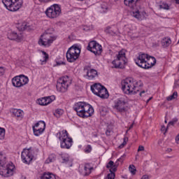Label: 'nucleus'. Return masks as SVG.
I'll return each instance as SVG.
<instances>
[{
    "label": "nucleus",
    "instance_id": "2eb2a0df",
    "mask_svg": "<svg viewBox=\"0 0 179 179\" xmlns=\"http://www.w3.org/2000/svg\"><path fill=\"white\" fill-rule=\"evenodd\" d=\"M87 50L93 52L94 55H100L103 52V48L101 45H99L96 41H92L88 43Z\"/></svg>",
    "mask_w": 179,
    "mask_h": 179
},
{
    "label": "nucleus",
    "instance_id": "79ce46f5",
    "mask_svg": "<svg viewBox=\"0 0 179 179\" xmlns=\"http://www.w3.org/2000/svg\"><path fill=\"white\" fill-rule=\"evenodd\" d=\"M167 129H169V127H166L165 126H162L161 127V131L164 135H166V132H167Z\"/></svg>",
    "mask_w": 179,
    "mask_h": 179
},
{
    "label": "nucleus",
    "instance_id": "58836bf2",
    "mask_svg": "<svg viewBox=\"0 0 179 179\" xmlns=\"http://www.w3.org/2000/svg\"><path fill=\"white\" fill-rule=\"evenodd\" d=\"M101 8L103 12H106V10H107V9H108L107 3H103L102 4H101Z\"/></svg>",
    "mask_w": 179,
    "mask_h": 179
},
{
    "label": "nucleus",
    "instance_id": "4d7b16f0",
    "mask_svg": "<svg viewBox=\"0 0 179 179\" xmlns=\"http://www.w3.org/2000/svg\"><path fill=\"white\" fill-rule=\"evenodd\" d=\"M141 179H149V176L148 175H143L141 178Z\"/></svg>",
    "mask_w": 179,
    "mask_h": 179
},
{
    "label": "nucleus",
    "instance_id": "c03bdc74",
    "mask_svg": "<svg viewBox=\"0 0 179 179\" xmlns=\"http://www.w3.org/2000/svg\"><path fill=\"white\" fill-rule=\"evenodd\" d=\"M57 135H68V131L66 130H62L59 131Z\"/></svg>",
    "mask_w": 179,
    "mask_h": 179
},
{
    "label": "nucleus",
    "instance_id": "9b49d317",
    "mask_svg": "<svg viewBox=\"0 0 179 179\" xmlns=\"http://www.w3.org/2000/svg\"><path fill=\"white\" fill-rule=\"evenodd\" d=\"M34 158V149L31 148H24L21 153V159L23 163L29 164L30 162Z\"/></svg>",
    "mask_w": 179,
    "mask_h": 179
},
{
    "label": "nucleus",
    "instance_id": "8fccbe9b",
    "mask_svg": "<svg viewBox=\"0 0 179 179\" xmlns=\"http://www.w3.org/2000/svg\"><path fill=\"white\" fill-rule=\"evenodd\" d=\"M139 96L141 97H143V96H146V91L145 90L141 91L139 93Z\"/></svg>",
    "mask_w": 179,
    "mask_h": 179
},
{
    "label": "nucleus",
    "instance_id": "e2e57ef3",
    "mask_svg": "<svg viewBox=\"0 0 179 179\" xmlns=\"http://www.w3.org/2000/svg\"><path fill=\"white\" fill-rule=\"evenodd\" d=\"M134 127V124H131L129 127V129H131V128H132Z\"/></svg>",
    "mask_w": 179,
    "mask_h": 179
},
{
    "label": "nucleus",
    "instance_id": "c85d7f7f",
    "mask_svg": "<svg viewBox=\"0 0 179 179\" xmlns=\"http://www.w3.org/2000/svg\"><path fill=\"white\" fill-rule=\"evenodd\" d=\"M106 168L110 169V171H113V172L117 171V165H114V162L113 161H110L107 164Z\"/></svg>",
    "mask_w": 179,
    "mask_h": 179
},
{
    "label": "nucleus",
    "instance_id": "1a4fd4ad",
    "mask_svg": "<svg viewBox=\"0 0 179 179\" xmlns=\"http://www.w3.org/2000/svg\"><path fill=\"white\" fill-rule=\"evenodd\" d=\"M125 55V50L119 51L116 59L112 62L113 65H114V68H120V69L124 68V64L127 63V62H125L127 59Z\"/></svg>",
    "mask_w": 179,
    "mask_h": 179
},
{
    "label": "nucleus",
    "instance_id": "b1692460",
    "mask_svg": "<svg viewBox=\"0 0 179 179\" xmlns=\"http://www.w3.org/2000/svg\"><path fill=\"white\" fill-rule=\"evenodd\" d=\"M11 113L17 118H23V115H24V112L21 109H12Z\"/></svg>",
    "mask_w": 179,
    "mask_h": 179
},
{
    "label": "nucleus",
    "instance_id": "37998d69",
    "mask_svg": "<svg viewBox=\"0 0 179 179\" xmlns=\"http://www.w3.org/2000/svg\"><path fill=\"white\" fill-rule=\"evenodd\" d=\"M56 114H57L58 115H62V114H64V110L62 109H57L55 110Z\"/></svg>",
    "mask_w": 179,
    "mask_h": 179
},
{
    "label": "nucleus",
    "instance_id": "f3484780",
    "mask_svg": "<svg viewBox=\"0 0 179 179\" xmlns=\"http://www.w3.org/2000/svg\"><path fill=\"white\" fill-rule=\"evenodd\" d=\"M34 135H41L45 130V122L44 121H39L32 127Z\"/></svg>",
    "mask_w": 179,
    "mask_h": 179
},
{
    "label": "nucleus",
    "instance_id": "6e6d98bb",
    "mask_svg": "<svg viewBox=\"0 0 179 179\" xmlns=\"http://www.w3.org/2000/svg\"><path fill=\"white\" fill-rule=\"evenodd\" d=\"M176 143H178V145H179V135L176 136Z\"/></svg>",
    "mask_w": 179,
    "mask_h": 179
},
{
    "label": "nucleus",
    "instance_id": "5701e85b",
    "mask_svg": "<svg viewBox=\"0 0 179 179\" xmlns=\"http://www.w3.org/2000/svg\"><path fill=\"white\" fill-rule=\"evenodd\" d=\"M96 96L101 99H108V91L107 90V88L103 87Z\"/></svg>",
    "mask_w": 179,
    "mask_h": 179
},
{
    "label": "nucleus",
    "instance_id": "603ef678",
    "mask_svg": "<svg viewBox=\"0 0 179 179\" xmlns=\"http://www.w3.org/2000/svg\"><path fill=\"white\" fill-rule=\"evenodd\" d=\"M79 173L81 174V176H87V175H85L83 173H85V168H83V169H79Z\"/></svg>",
    "mask_w": 179,
    "mask_h": 179
},
{
    "label": "nucleus",
    "instance_id": "bb28decb",
    "mask_svg": "<svg viewBox=\"0 0 179 179\" xmlns=\"http://www.w3.org/2000/svg\"><path fill=\"white\" fill-rule=\"evenodd\" d=\"M161 43H162V47H164V48H166L169 47V45H170V44H171V38L165 37L162 40Z\"/></svg>",
    "mask_w": 179,
    "mask_h": 179
},
{
    "label": "nucleus",
    "instance_id": "0eeeda50",
    "mask_svg": "<svg viewBox=\"0 0 179 179\" xmlns=\"http://www.w3.org/2000/svg\"><path fill=\"white\" fill-rule=\"evenodd\" d=\"M79 55H80V48L73 45L66 52V57L68 62H75L79 58Z\"/></svg>",
    "mask_w": 179,
    "mask_h": 179
},
{
    "label": "nucleus",
    "instance_id": "e433bc0d",
    "mask_svg": "<svg viewBox=\"0 0 179 179\" xmlns=\"http://www.w3.org/2000/svg\"><path fill=\"white\" fill-rule=\"evenodd\" d=\"M129 170L130 173H131L133 175L136 174V169H135V166L130 165L129 166Z\"/></svg>",
    "mask_w": 179,
    "mask_h": 179
},
{
    "label": "nucleus",
    "instance_id": "bf43d9fd",
    "mask_svg": "<svg viewBox=\"0 0 179 179\" xmlns=\"http://www.w3.org/2000/svg\"><path fill=\"white\" fill-rule=\"evenodd\" d=\"M152 99H153L152 97H150L148 100H147V103L150 102V100H152Z\"/></svg>",
    "mask_w": 179,
    "mask_h": 179
},
{
    "label": "nucleus",
    "instance_id": "f257e3e1",
    "mask_svg": "<svg viewBox=\"0 0 179 179\" xmlns=\"http://www.w3.org/2000/svg\"><path fill=\"white\" fill-rule=\"evenodd\" d=\"M124 3L125 6L129 8V9H132L133 10V16L138 20H143V19H146V12L143 7L139 6L141 3V0H124Z\"/></svg>",
    "mask_w": 179,
    "mask_h": 179
},
{
    "label": "nucleus",
    "instance_id": "7ed1b4c3",
    "mask_svg": "<svg viewBox=\"0 0 179 179\" xmlns=\"http://www.w3.org/2000/svg\"><path fill=\"white\" fill-rule=\"evenodd\" d=\"M73 110L77 113V115L81 118H88L94 114L93 106L85 102H77L73 106Z\"/></svg>",
    "mask_w": 179,
    "mask_h": 179
},
{
    "label": "nucleus",
    "instance_id": "393cba45",
    "mask_svg": "<svg viewBox=\"0 0 179 179\" xmlns=\"http://www.w3.org/2000/svg\"><path fill=\"white\" fill-rule=\"evenodd\" d=\"M87 76L90 80H92V79H94L96 76H97V71L94 69L87 71Z\"/></svg>",
    "mask_w": 179,
    "mask_h": 179
},
{
    "label": "nucleus",
    "instance_id": "774afa93",
    "mask_svg": "<svg viewBox=\"0 0 179 179\" xmlns=\"http://www.w3.org/2000/svg\"><path fill=\"white\" fill-rule=\"evenodd\" d=\"M78 1H83V0H78Z\"/></svg>",
    "mask_w": 179,
    "mask_h": 179
},
{
    "label": "nucleus",
    "instance_id": "a18cd8bd",
    "mask_svg": "<svg viewBox=\"0 0 179 179\" xmlns=\"http://www.w3.org/2000/svg\"><path fill=\"white\" fill-rule=\"evenodd\" d=\"M127 157V155L124 154L123 155L121 156V157H120L117 159V162H120L121 163H122L124 162V158Z\"/></svg>",
    "mask_w": 179,
    "mask_h": 179
},
{
    "label": "nucleus",
    "instance_id": "ddd939ff",
    "mask_svg": "<svg viewBox=\"0 0 179 179\" xmlns=\"http://www.w3.org/2000/svg\"><path fill=\"white\" fill-rule=\"evenodd\" d=\"M29 83V78L24 75H20L12 79V84L15 87H22Z\"/></svg>",
    "mask_w": 179,
    "mask_h": 179
},
{
    "label": "nucleus",
    "instance_id": "6e6552de",
    "mask_svg": "<svg viewBox=\"0 0 179 179\" xmlns=\"http://www.w3.org/2000/svg\"><path fill=\"white\" fill-rule=\"evenodd\" d=\"M61 13V7L58 4H53L50 6L45 11V14L47 17H49V19H57Z\"/></svg>",
    "mask_w": 179,
    "mask_h": 179
},
{
    "label": "nucleus",
    "instance_id": "7c9ffc66",
    "mask_svg": "<svg viewBox=\"0 0 179 179\" xmlns=\"http://www.w3.org/2000/svg\"><path fill=\"white\" fill-rule=\"evenodd\" d=\"M105 32L107 34H110V36H115L116 34L115 30H114L112 27H107L105 29Z\"/></svg>",
    "mask_w": 179,
    "mask_h": 179
},
{
    "label": "nucleus",
    "instance_id": "052dcab7",
    "mask_svg": "<svg viewBox=\"0 0 179 179\" xmlns=\"http://www.w3.org/2000/svg\"><path fill=\"white\" fill-rule=\"evenodd\" d=\"M176 1V3H177L178 5H179V0H175Z\"/></svg>",
    "mask_w": 179,
    "mask_h": 179
},
{
    "label": "nucleus",
    "instance_id": "c756f323",
    "mask_svg": "<svg viewBox=\"0 0 179 179\" xmlns=\"http://www.w3.org/2000/svg\"><path fill=\"white\" fill-rule=\"evenodd\" d=\"M41 52H42V54L43 55V60L41 59V65H44V64H47V62L48 61V59L50 58V56L44 50H41Z\"/></svg>",
    "mask_w": 179,
    "mask_h": 179
},
{
    "label": "nucleus",
    "instance_id": "423d86ee",
    "mask_svg": "<svg viewBox=\"0 0 179 179\" xmlns=\"http://www.w3.org/2000/svg\"><path fill=\"white\" fill-rule=\"evenodd\" d=\"M55 40H57V37L51 35L48 31H46L41 36L38 43L42 47H50Z\"/></svg>",
    "mask_w": 179,
    "mask_h": 179
},
{
    "label": "nucleus",
    "instance_id": "4c0bfd02",
    "mask_svg": "<svg viewBox=\"0 0 179 179\" xmlns=\"http://www.w3.org/2000/svg\"><path fill=\"white\" fill-rule=\"evenodd\" d=\"M159 8L161 9H166V10H169V9L170 8V6H169V4L166 3H162L160 6Z\"/></svg>",
    "mask_w": 179,
    "mask_h": 179
},
{
    "label": "nucleus",
    "instance_id": "3c124183",
    "mask_svg": "<svg viewBox=\"0 0 179 179\" xmlns=\"http://www.w3.org/2000/svg\"><path fill=\"white\" fill-rule=\"evenodd\" d=\"M158 145H159V146H160V148H162V149H164V145H163V141L162 140H159V141H158Z\"/></svg>",
    "mask_w": 179,
    "mask_h": 179
},
{
    "label": "nucleus",
    "instance_id": "4468645a",
    "mask_svg": "<svg viewBox=\"0 0 179 179\" xmlns=\"http://www.w3.org/2000/svg\"><path fill=\"white\" fill-rule=\"evenodd\" d=\"M113 108L116 110L117 113H125L127 111V102L122 98H118L114 101Z\"/></svg>",
    "mask_w": 179,
    "mask_h": 179
},
{
    "label": "nucleus",
    "instance_id": "49530a36",
    "mask_svg": "<svg viewBox=\"0 0 179 179\" xmlns=\"http://www.w3.org/2000/svg\"><path fill=\"white\" fill-rule=\"evenodd\" d=\"M5 73V68L0 66V76H3Z\"/></svg>",
    "mask_w": 179,
    "mask_h": 179
},
{
    "label": "nucleus",
    "instance_id": "dca6fc26",
    "mask_svg": "<svg viewBox=\"0 0 179 179\" xmlns=\"http://www.w3.org/2000/svg\"><path fill=\"white\" fill-rule=\"evenodd\" d=\"M146 58H148V54L139 53L138 55L134 59V62L140 68L145 69V64H146Z\"/></svg>",
    "mask_w": 179,
    "mask_h": 179
},
{
    "label": "nucleus",
    "instance_id": "473e14b6",
    "mask_svg": "<svg viewBox=\"0 0 179 179\" xmlns=\"http://www.w3.org/2000/svg\"><path fill=\"white\" fill-rule=\"evenodd\" d=\"M178 97V93L177 92H174L172 95L167 96V101H171V100H174Z\"/></svg>",
    "mask_w": 179,
    "mask_h": 179
},
{
    "label": "nucleus",
    "instance_id": "cd10ccee",
    "mask_svg": "<svg viewBox=\"0 0 179 179\" xmlns=\"http://www.w3.org/2000/svg\"><path fill=\"white\" fill-rule=\"evenodd\" d=\"M41 179H57L55 175L52 173H44L41 176Z\"/></svg>",
    "mask_w": 179,
    "mask_h": 179
},
{
    "label": "nucleus",
    "instance_id": "c9c22d12",
    "mask_svg": "<svg viewBox=\"0 0 179 179\" xmlns=\"http://www.w3.org/2000/svg\"><path fill=\"white\" fill-rule=\"evenodd\" d=\"M127 143H128V137L125 136L123 138L122 143L118 146L119 149H122L125 146V145H127Z\"/></svg>",
    "mask_w": 179,
    "mask_h": 179
},
{
    "label": "nucleus",
    "instance_id": "69168bd1",
    "mask_svg": "<svg viewBox=\"0 0 179 179\" xmlns=\"http://www.w3.org/2000/svg\"><path fill=\"white\" fill-rule=\"evenodd\" d=\"M164 122L165 124H167V120H165Z\"/></svg>",
    "mask_w": 179,
    "mask_h": 179
},
{
    "label": "nucleus",
    "instance_id": "a211bd4d",
    "mask_svg": "<svg viewBox=\"0 0 179 179\" xmlns=\"http://www.w3.org/2000/svg\"><path fill=\"white\" fill-rule=\"evenodd\" d=\"M155 65H156V58L153 56L147 55L144 69H150V68H153Z\"/></svg>",
    "mask_w": 179,
    "mask_h": 179
},
{
    "label": "nucleus",
    "instance_id": "72a5a7b5",
    "mask_svg": "<svg viewBox=\"0 0 179 179\" xmlns=\"http://www.w3.org/2000/svg\"><path fill=\"white\" fill-rule=\"evenodd\" d=\"M177 122H178V119H177V117L173 118L171 121H170L168 123L167 125V128H169V127H174V125H176V124H177Z\"/></svg>",
    "mask_w": 179,
    "mask_h": 179
},
{
    "label": "nucleus",
    "instance_id": "338daca9",
    "mask_svg": "<svg viewBox=\"0 0 179 179\" xmlns=\"http://www.w3.org/2000/svg\"><path fill=\"white\" fill-rule=\"evenodd\" d=\"M62 64H63L64 65H65V63L62 62Z\"/></svg>",
    "mask_w": 179,
    "mask_h": 179
},
{
    "label": "nucleus",
    "instance_id": "5fc2aeb1",
    "mask_svg": "<svg viewBox=\"0 0 179 179\" xmlns=\"http://www.w3.org/2000/svg\"><path fill=\"white\" fill-rule=\"evenodd\" d=\"M145 150V147L140 145L138 148V152H143Z\"/></svg>",
    "mask_w": 179,
    "mask_h": 179
},
{
    "label": "nucleus",
    "instance_id": "aec40b11",
    "mask_svg": "<svg viewBox=\"0 0 179 179\" xmlns=\"http://www.w3.org/2000/svg\"><path fill=\"white\" fill-rule=\"evenodd\" d=\"M8 38H9V40H14L17 41V43H20V41H23V34L13 31L8 34Z\"/></svg>",
    "mask_w": 179,
    "mask_h": 179
},
{
    "label": "nucleus",
    "instance_id": "412c9836",
    "mask_svg": "<svg viewBox=\"0 0 179 179\" xmlns=\"http://www.w3.org/2000/svg\"><path fill=\"white\" fill-rule=\"evenodd\" d=\"M17 28L20 31H24V30H33V27L30 25V24L26 22H24L22 24H19Z\"/></svg>",
    "mask_w": 179,
    "mask_h": 179
},
{
    "label": "nucleus",
    "instance_id": "20e7f679",
    "mask_svg": "<svg viewBox=\"0 0 179 179\" xmlns=\"http://www.w3.org/2000/svg\"><path fill=\"white\" fill-rule=\"evenodd\" d=\"M15 166L13 163H6V155L0 152V176L2 177H10L13 174Z\"/></svg>",
    "mask_w": 179,
    "mask_h": 179
},
{
    "label": "nucleus",
    "instance_id": "864d4df0",
    "mask_svg": "<svg viewBox=\"0 0 179 179\" xmlns=\"http://www.w3.org/2000/svg\"><path fill=\"white\" fill-rule=\"evenodd\" d=\"M5 132H6L5 129L0 127V135H5Z\"/></svg>",
    "mask_w": 179,
    "mask_h": 179
},
{
    "label": "nucleus",
    "instance_id": "13d9d810",
    "mask_svg": "<svg viewBox=\"0 0 179 179\" xmlns=\"http://www.w3.org/2000/svg\"><path fill=\"white\" fill-rule=\"evenodd\" d=\"M5 139V135H0V141H3Z\"/></svg>",
    "mask_w": 179,
    "mask_h": 179
},
{
    "label": "nucleus",
    "instance_id": "39448f33",
    "mask_svg": "<svg viewBox=\"0 0 179 179\" xmlns=\"http://www.w3.org/2000/svg\"><path fill=\"white\" fill-rule=\"evenodd\" d=\"M2 3L10 12L19 10L23 5L22 0H2Z\"/></svg>",
    "mask_w": 179,
    "mask_h": 179
},
{
    "label": "nucleus",
    "instance_id": "f03ea898",
    "mask_svg": "<svg viewBox=\"0 0 179 179\" xmlns=\"http://www.w3.org/2000/svg\"><path fill=\"white\" fill-rule=\"evenodd\" d=\"M122 90L125 94H136L139 92V87L142 86L141 81H137L132 78H127L121 83Z\"/></svg>",
    "mask_w": 179,
    "mask_h": 179
},
{
    "label": "nucleus",
    "instance_id": "ea45409f",
    "mask_svg": "<svg viewBox=\"0 0 179 179\" xmlns=\"http://www.w3.org/2000/svg\"><path fill=\"white\" fill-rule=\"evenodd\" d=\"M108 179H114L115 178V173H114V171H111L110 173L107 176Z\"/></svg>",
    "mask_w": 179,
    "mask_h": 179
},
{
    "label": "nucleus",
    "instance_id": "f704fd0d",
    "mask_svg": "<svg viewBox=\"0 0 179 179\" xmlns=\"http://www.w3.org/2000/svg\"><path fill=\"white\" fill-rule=\"evenodd\" d=\"M55 160V155L52 154L50 155L48 158L46 159L45 163H52Z\"/></svg>",
    "mask_w": 179,
    "mask_h": 179
},
{
    "label": "nucleus",
    "instance_id": "4be33fe9",
    "mask_svg": "<svg viewBox=\"0 0 179 179\" xmlns=\"http://www.w3.org/2000/svg\"><path fill=\"white\" fill-rule=\"evenodd\" d=\"M104 86L101 85L100 83H95L92 85H91V91L96 96L99 92V91Z\"/></svg>",
    "mask_w": 179,
    "mask_h": 179
},
{
    "label": "nucleus",
    "instance_id": "680f3d73",
    "mask_svg": "<svg viewBox=\"0 0 179 179\" xmlns=\"http://www.w3.org/2000/svg\"><path fill=\"white\" fill-rule=\"evenodd\" d=\"M20 179H26V176H21V178Z\"/></svg>",
    "mask_w": 179,
    "mask_h": 179
},
{
    "label": "nucleus",
    "instance_id": "a19ab883",
    "mask_svg": "<svg viewBox=\"0 0 179 179\" xmlns=\"http://www.w3.org/2000/svg\"><path fill=\"white\" fill-rule=\"evenodd\" d=\"M85 153H90V152H92V145H87L85 148Z\"/></svg>",
    "mask_w": 179,
    "mask_h": 179
},
{
    "label": "nucleus",
    "instance_id": "09e8293b",
    "mask_svg": "<svg viewBox=\"0 0 179 179\" xmlns=\"http://www.w3.org/2000/svg\"><path fill=\"white\" fill-rule=\"evenodd\" d=\"M113 134V130L110 129H108L106 131V135H111Z\"/></svg>",
    "mask_w": 179,
    "mask_h": 179
},
{
    "label": "nucleus",
    "instance_id": "2f4dec72",
    "mask_svg": "<svg viewBox=\"0 0 179 179\" xmlns=\"http://www.w3.org/2000/svg\"><path fill=\"white\" fill-rule=\"evenodd\" d=\"M84 170H85V172L83 173L87 176H89V174L92 173V170H93V168H92L90 164H87L84 166Z\"/></svg>",
    "mask_w": 179,
    "mask_h": 179
},
{
    "label": "nucleus",
    "instance_id": "f8f14e48",
    "mask_svg": "<svg viewBox=\"0 0 179 179\" xmlns=\"http://www.w3.org/2000/svg\"><path fill=\"white\" fill-rule=\"evenodd\" d=\"M58 139L60 142L62 149H71L73 143V140L68 135L59 136Z\"/></svg>",
    "mask_w": 179,
    "mask_h": 179
},
{
    "label": "nucleus",
    "instance_id": "0e129e2a",
    "mask_svg": "<svg viewBox=\"0 0 179 179\" xmlns=\"http://www.w3.org/2000/svg\"><path fill=\"white\" fill-rule=\"evenodd\" d=\"M45 0H38L39 2H44Z\"/></svg>",
    "mask_w": 179,
    "mask_h": 179
},
{
    "label": "nucleus",
    "instance_id": "6ab92c4d",
    "mask_svg": "<svg viewBox=\"0 0 179 179\" xmlns=\"http://www.w3.org/2000/svg\"><path fill=\"white\" fill-rule=\"evenodd\" d=\"M54 100H55V96L52 95L39 99H38L37 103H38L40 106H48V104L52 103Z\"/></svg>",
    "mask_w": 179,
    "mask_h": 179
},
{
    "label": "nucleus",
    "instance_id": "9d476101",
    "mask_svg": "<svg viewBox=\"0 0 179 179\" xmlns=\"http://www.w3.org/2000/svg\"><path fill=\"white\" fill-rule=\"evenodd\" d=\"M71 85V81H69V78L68 77H62L57 80L56 85L57 92L61 93H65L68 90V87Z\"/></svg>",
    "mask_w": 179,
    "mask_h": 179
},
{
    "label": "nucleus",
    "instance_id": "de8ad7c7",
    "mask_svg": "<svg viewBox=\"0 0 179 179\" xmlns=\"http://www.w3.org/2000/svg\"><path fill=\"white\" fill-rule=\"evenodd\" d=\"M163 148H162V150H164V152H166V153H170L173 150L171 148H165L164 147Z\"/></svg>",
    "mask_w": 179,
    "mask_h": 179
},
{
    "label": "nucleus",
    "instance_id": "a878e982",
    "mask_svg": "<svg viewBox=\"0 0 179 179\" xmlns=\"http://www.w3.org/2000/svg\"><path fill=\"white\" fill-rule=\"evenodd\" d=\"M62 163H65V164H68L69 163V166L72 167V159H71V157L68 154H64L62 156Z\"/></svg>",
    "mask_w": 179,
    "mask_h": 179
}]
</instances>
